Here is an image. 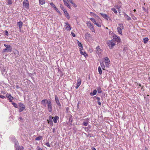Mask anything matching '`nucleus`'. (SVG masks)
Listing matches in <instances>:
<instances>
[{"instance_id":"1","label":"nucleus","mask_w":150,"mask_h":150,"mask_svg":"<svg viewBox=\"0 0 150 150\" xmlns=\"http://www.w3.org/2000/svg\"><path fill=\"white\" fill-rule=\"evenodd\" d=\"M11 140L15 144L16 150H23V147L22 146H20L19 145L18 141L14 137H13Z\"/></svg>"},{"instance_id":"2","label":"nucleus","mask_w":150,"mask_h":150,"mask_svg":"<svg viewBox=\"0 0 150 150\" xmlns=\"http://www.w3.org/2000/svg\"><path fill=\"white\" fill-rule=\"evenodd\" d=\"M4 46L6 47V48L2 50V52H11L12 51V48L10 45L6 44H4Z\"/></svg>"},{"instance_id":"3","label":"nucleus","mask_w":150,"mask_h":150,"mask_svg":"<svg viewBox=\"0 0 150 150\" xmlns=\"http://www.w3.org/2000/svg\"><path fill=\"white\" fill-rule=\"evenodd\" d=\"M55 100L58 106V108L59 109L61 110L62 109V107L60 103L59 98L57 95L55 96Z\"/></svg>"},{"instance_id":"4","label":"nucleus","mask_w":150,"mask_h":150,"mask_svg":"<svg viewBox=\"0 0 150 150\" xmlns=\"http://www.w3.org/2000/svg\"><path fill=\"white\" fill-rule=\"evenodd\" d=\"M106 43L109 46L110 49H112L115 45V43L112 40L108 41Z\"/></svg>"},{"instance_id":"5","label":"nucleus","mask_w":150,"mask_h":150,"mask_svg":"<svg viewBox=\"0 0 150 150\" xmlns=\"http://www.w3.org/2000/svg\"><path fill=\"white\" fill-rule=\"evenodd\" d=\"M87 25L89 28L90 29L92 32H95V29L93 25L92 24L90 21H88L86 23Z\"/></svg>"},{"instance_id":"6","label":"nucleus","mask_w":150,"mask_h":150,"mask_svg":"<svg viewBox=\"0 0 150 150\" xmlns=\"http://www.w3.org/2000/svg\"><path fill=\"white\" fill-rule=\"evenodd\" d=\"M113 37L112 40L116 41L117 43H119L120 42L121 39L120 37L114 34V35L113 36Z\"/></svg>"},{"instance_id":"7","label":"nucleus","mask_w":150,"mask_h":150,"mask_svg":"<svg viewBox=\"0 0 150 150\" xmlns=\"http://www.w3.org/2000/svg\"><path fill=\"white\" fill-rule=\"evenodd\" d=\"M19 106L20 107L19 111L21 112L23 111L25 109V106L22 103H19Z\"/></svg>"},{"instance_id":"8","label":"nucleus","mask_w":150,"mask_h":150,"mask_svg":"<svg viewBox=\"0 0 150 150\" xmlns=\"http://www.w3.org/2000/svg\"><path fill=\"white\" fill-rule=\"evenodd\" d=\"M48 109L50 112H51L52 111V105L51 104V101L49 100L47 102Z\"/></svg>"},{"instance_id":"9","label":"nucleus","mask_w":150,"mask_h":150,"mask_svg":"<svg viewBox=\"0 0 150 150\" xmlns=\"http://www.w3.org/2000/svg\"><path fill=\"white\" fill-rule=\"evenodd\" d=\"M65 27L67 30L70 31L71 29V27L68 22L64 23Z\"/></svg>"},{"instance_id":"10","label":"nucleus","mask_w":150,"mask_h":150,"mask_svg":"<svg viewBox=\"0 0 150 150\" xmlns=\"http://www.w3.org/2000/svg\"><path fill=\"white\" fill-rule=\"evenodd\" d=\"M23 6L25 8L28 9L29 8V4L28 1H23Z\"/></svg>"},{"instance_id":"11","label":"nucleus","mask_w":150,"mask_h":150,"mask_svg":"<svg viewBox=\"0 0 150 150\" xmlns=\"http://www.w3.org/2000/svg\"><path fill=\"white\" fill-rule=\"evenodd\" d=\"M85 121H84L83 123V125L85 126H87L89 122V119L88 118H87L83 120Z\"/></svg>"},{"instance_id":"12","label":"nucleus","mask_w":150,"mask_h":150,"mask_svg":"<svg viewBox=\"0 0 150 150\" xmlns=\"http://www.w3.org/2000/svg\"><path fill=\"white\" fill-rule=\"evenodd\" d=\"M48 101L49 100L46 99H44L41 101V103L44 107H46L47 103V102H48Z\"/></svg>"},{"instance_id":"13","label":"nucleus","mask_w":150,"mask_h":150,"mask_svg":"<svg viewBox=\"0 0 150 150\" xmlns=\"http://www.w3.org/2000/svg\"><path fill=\"white\" fill-rule=\"evenodd\" d=\"M53 118V117H52L50 115L49 117V119L47 121L48 122V123L50 124V125L52 126L53 125V123L52 120Z\"/></svg>"},{"instance_id":"14","label":"nucleus","mask_w":150,"mask_h":150,"mask_svg":"<svg viewBox=\"0 0 150 150\" xmlns=\"http://www.w3.org/2000/svg\"><path fill=\"white\" fill-rule=\"evenodd\" d=\"M77 83L76 84V86L75 87L76 89H77L78 88L80 85L81 83V80L80 78H79L77 80Z\"/></svg>"},{"instance_id":"15","label":"nucleus","mask_w":150,"mask_h":150,"mask_svg":"<svg viewBox=\"0 0 150 150\" xmlns=\"http://www.w3.org/2000/svg\"><path fill=\"white\" fill-rule=\"evenodd\" d=\"M100 14L101 15L103 18L107 20H108V19L110 18L106 14H103L101 13H100Z\"/></svg>"},{"instance_id":"16","label":"nucleus","mask_w":150,"mask_h":150,"mask_svg":"<svg viewBox=\"0 0 150 150\" xmlns=\"http://www.w3.org/2000/svg\"><path fill=\"white\" fill-rule=\"evenodd\" d=\"M96 52L98 54H100L102 51V50H101L99 46H98L96 48Z\"/></svg>"},{"instance_id":"17","label":"nucleus","mask_w":150,"mask_h":150,"mask_svg":"<svg viewBox=\"0 0 150 150\" xmlns=\"http://www.w3.org/2000/svg\"><path fill=\"white\" fill-rule=\"evenodd\" d=\"M64 14L65 15V16L68 19H70V16L69 15V14L68 12H67V11L66 10L64 11Z\"/></svg>"},{"instance_id":"18","label":"nucleus","mask_w":150,"mask_h":150,"mask_svg":"<svg viewBox=\"0 0 150 150\" xmlns=\"http://www.w3.org/2000/svg\"><path fill=\"white\" fill-rule=\"evenodd\" d=\"M57 73V76H60V77L64 75L62 71L61 70H60L59 69H58Z\"/></svg>"},{"instance_id":"19","label":"nucleus","mask_w":150,"mask_h":150,"mask_svg":"<svg viewBox=\"0 0 150 150\" xmlns=\"http://www.w3.org/2000/svg\"><path fill=\"white\" fill-rule=\"evenodd\" d=\"M95 98L97 100V103L99 105L101 106V103L100 101V98L97 97L96 96H95L93 97V98Z\"/></svg>"},{"instance_id":"20","label":"nucleus","mask_w":150,"mask_h":150,"mask_svg":"<svg viewBox=\"0 0 150 150\" xmlns=\"http://www.w3.org/2000/svg\"><path fill=\"white\" fill-rule=\"evenodd\" d=\"M98 22H96L95 24V25H96V26L99 27H100L101 26V23L102 22H100V21H98Z\"/></svg>"},{"instance_id":"21","label":"nucleus","mask_w":150,"mask_h":150,"mask_svg":"<svg viewBox=\"0 0 150 150\" xmlns=\"http://www.w3.org/2000/svg\"><path fill=\"white\" fill-rule=\"evenodd\" d=\"M97 91L96 89L94 90L93 92H91L90 93V95L91 96H93L95 95L96 94Z\"/></svg>"},{"instance_id":"22","label":"nucleus","mask_w":150,"mask_h":150,"mask_svg":"<svg viewBox=\"0 0 150 150\" xmlns=\"http://www.w3.org/2000/svg\"><path fill=\"white\" fill-rule=\"evenodd\" d=\"M18 25L19 28L20 29L22 27L23 25V23L22 22L20 21L17 23Z\"/></svg>"},{"instance_id":"23","label":"nucleus","mask_w":150,"mask_h":150,"mask_svg":"<svg viewBox=\"0 0 150 150\" xmlns=\"http://www.w3.org/2000/svg\"><path fill=\"white\" fill-rule=\"evenodd\" d=\"M59 117L57 116H55L53 119V121L54 123H56L57 122V120L59 119Z\"/></svg>"},{"instance_id":"24","label":"nucleus","mask_w":150,"mask_h":150,"mask_svg":"<svg viewBox=\"0 0 150 150\" xmlns=\"http://www.w3.org/2000/svg\"><path fill=\"white\" fill-rule=\"evenodd\" d=\"M85 36L86 38H91V35L89 34V33H87L85 34Z\"/></svg>"},{"instance_id":"25","label":"nucleus","mask_w":150,"mask_h":150,"mask_svg":"<svg viewBox=\"0 0 150 150\" xmlns=\"http://www.w3.org/2000/svg\"><path fill=\"white\" fill-rule=\"evenodd\" d=\"M8 98V100H9V102H12V100L13 99V98L11 96V94L9 96Z\"/></svg>"},{"instance_id":"26","label":"nucleus","mask_w":150,"mask_h":150,"mask_svg":"<svg viewBox=\"0 0 150 150\" xmlns=\"http://www.w3.org/2000/svg\"><path fill=\"white\" fill-rule=\"evenodd\" d=\"M45 0H39V4L41 5H43L45 4Z\"/></svg>"},{"instance_id":"27","label":"nucleus","mask_w":150,"mask_h":150,"mask_svg":"<svg viewBox=\"0 0 150 150\" xmlns=\"http://www.w3.org/2000/svg\"><path fill=\"white\" fill-rule=\"evenodd\" d=\"M118 25L119 26V27H117V28H120L122 29H124V27L123 24H122L119 23L118 24Z\"/></svg>"},{"instance_id":"28","label":"nucleus","mask_w":150,"mask_h":150,"mask_svg":"<svg viewBox=\"0 0 150 150\" xmlns=\"http://www.w3.org/2000/svg\"><path fill=\"white\" fill-rule=\"evenodd\" d=\"M100 63L102 69L103 70H105V66L104 65L103 62H100Z\"/></svg>"},{"instance_id":"29","label":"nucleus","mask_w":150,"mask_h":150,"mask_svg":"<svg viewBox=\"0 0 150 150\" xmlns=\"http://www.w3.org/2000/svg\"><path fill=\"white\" fill-rule=\"evenodd\" d=\"M149 40V39L148 38H145L143 39L144 43L146 44L147 43Z\"/></svg>"},{"instance_id":"30","label":"nucleus","mask_w":150,"mask_h":150,"mask_svg":"<svg viewBox=\"0 0 150 150\" xmlns=\"http://www.w3.org/2000/svg\"><path fill=\"white\" fill-rule=\"evenodd\" d=\"M127 20L130 21L131 20V18L127 14V15H125V16L124 17Z\"/></svg>"},{"instance_id":"31","label":"nucleus","mask_w":150,"mask_h":150,"mask_svg":"<svg viewBox=\"0 0 150 150\" xmlns=\"http://www.w3.org/2000/svg\"><path fill=\"white\" fill-rule=\"evenodd\" d=\"M97 90L98 93H100L102 92L101 88L100 87H98L97 88Z\"/></svg>"},{"instance_id":"32","label":"nucleus","mask_w":150,"mask_h":150,"mask_svg":"<svg viewBox=\"0 0 150 150\" xmlns=\"http://www.w3.org/2000/svg\"><path fill=\"white\" fill-rule=\"evenodd\" d=\"M117 31H118V33L119 34L122 35V29H120V28H117Z\"/></svg>"},{"instance_id":"33","label":"nucleus","mask_w":150,"mask_h":150,"mask_svg":"<svg viewBox=\"0 0 150 150\" xmlns=\"http://www.w3.org/2000/svg\"><path fill=\"white\" fill-rule=\"evenodd\" d=\"M120 7L121 6H119L118 5H116L114 6V7L115 8L117 9L118 10V11H119V13H120Z\"/></svg>"},{"instance_id":"34","label":"nucleus","mask_w":150,"mask_h":150,"mask_svg":"<svg viewBox=\"0 0 150 150\" xmlns=\"http://www.w3.org/2000/svg\"><path fill=\"white\" fill-rule=\"evenodd\" d=\"M80 53L81 54L83 55L85 57L88 56L87 54L85 52H82V51H81Z\"/></svg>"},{"instance_id":"35","label":"nucleus","mask_w":150,"mask_h":150,"mask_svg":"<svg viewBox=\"0 0 150 150\" xmlns=\"http://www.w3.org/2000/svg\"><path fill=\"white\" fill-rule=\"evenodd\" d=\"M95 18H96L98 21H100V22H102V21L100 18H99V17L98 15L96 14L94 16Z\"/></svg>"},{"instance_id":"36","label":"nucleus","mask_w":150,"mask_h":150,"mask_svg":"<svg viewBox=\"0 0 150 150\" xmlns=\"http://www.w3.org/2000/svg\"><path fill=\"white\" fill-rule=\"evenodd\" d=\"M98 71L99 74L101 75L102 74V72L101 67H98Z\"/></svg>"},{"instance_id":"37","label":"nucleus","mask_w":150,"mask_h":150,"mask_svg":"<svg viewBox=\"0 0 150 150\" xmlns=\"http://www.w3.org/2000/svg\"><path fill=\"white\" fill-rule=\"evenodd\" d=\"M142 9L144 12H146V13H148V10L147 9L145 8L144 7H142Z\"/></svg>"},{"instance_id":"38","label":"nucleus","mask_w":150,"mask_h":150,"mask_svg":"<svg viewBox=\"0 0 150 150\" xmlns=\"http://www.w3.org/2000/svg\"><path fill=\"white\" fill-rule=\"evenodd\" d=\"M105 62H110V60L108 57H105L104 58Z\"/></svg>"},{"instance_id":"39","label":"nucleus","mask_w":150,"mask_h":150,"mask_svg":"<svg viewBox=\"0 0 150 150\" xmlns=\"http://www.w3.org/2000/svg\"><path fill=\"white\" fill-rule=\"evenodd\" d=\"M114 7L113 8H111V10L113 11V12L115 13V14H117V11L116 10L115 8Z\"/></svg>"},{"instance_id":"40","label":"nucleus","mask_w":150,"mask_h":150,"mask_svg":"<svg viewBox=\"0 0 150 150\" xmlns=\"http://www.w3.org/2000/svg\"><path fill=\"white\" fill-rule=\"evenodd\" d=\"M42 138V136H39V137H37L35 139V140H36L39 141V140H40Z\"/></svg>"},{"instance_id":"41","label":"nucleus","mask_w":150,"mask_h":150,"mask_svg":"<svg viewBox=\"0 0 150 150\" xmlns=\"http://www.w3.org/2000/svg\"><path fill=\"white\" fill-rule=\"evenodd\" d=\"M110 62H105V66L107 67H109V64H110Z\"/></svg>"},{"instance_id":"42","label":"nucleus","mask_w":150,"mask_h":150,"mask_svg":"<svg viewBox=\"0 0 150 150\" xmlns=\"http://www.w3.org/2000/svg\"><path fill=\"white\" fill-rule=\"evenodd\" d=\"M12 104L14 107L16 108H18V105L15 103L14 102H12Z\"/></svg>"},{"instance_id":"43","label":"nucleus","mask_w":150,"mask_h":150,"mask_svg":"<svg viewBox=\"0 0 150 150\" xmlns=\"http://www.w3.org/2000/svg\"><path fill=\"white\" fill-rule=\"evenodd\" d=\"M77 43L78 45V46L79 47H80L82 46V44L78 40L77 41Z\"/></svg>"},{"instance_id":"44","label":"nucleus","mask_w":150,"mask_h":150,"mask_svg":"<svg viewBox=\"0 0 150 150\" xmlns=\"http://www.w3.org/2000/svg\"><path fill=\"white\" fill-rule=\"evenodd\" d=\"M60 7L62 9V10L64 11H65L66 10L64 8V7L63 6V5L62 4H60Z\"/></svg>"},{"instance_id":"45","label":"nucleus","mask_w":150,"mask_h":150,"mask_svg":"<svg viewBox=\"0 0 150 150\" xmlns=\"http://www.w3.org/2000/svg\"><path fill=\"white\" fill-rule=\"evenodd\" d=\"M7 2L9 5H11L12 4V2L11 0H8Z\"/></svg>"},{"instance_id":"46","label":"nucleus","mask_w":150,"mask_h":150,"mask_svg":"<svg viewBox=\"0 0 150 150\" xmlns=\"http://www.w3.org/2000/svg\"><path fill=\"white\" fill-rule=\"evenodd\" d=\"M50 5L51 6H52V7L53 8H54L56 7L55 5L53 4V3H50Z\"/></svg>"},{"instance_id":"47","label":"nucleus","mask_w":150,"mask_h":150,"mask_svg":"<svg viewBox=\"0 0 150 150\" xmlns=\"http://www.w3.org/2000/svg\"><path fill=\"white\" fill-rule=\"evenodd\" d=\"M63 1L64 3V5L67 6L68 4V3L65 0H63Z\"/></svg>"},{"instance_id":"48","label":"nucleus","mask_w":150,"mask_h":150,"mask_svg":"<svg viewBox=\"0 0 150 150\" xmlns=\"http://www.w3.org/2000/svg\"><path fill=\"white\" fill-rule=\"evenodd\" d=\"M46 145L49 147H50V145L49 143V142H47L46 143Z\"/></svg>"},{"instance_id":"49","label":"nucleus","mask_w":150,"mask_h":150,"mask_svg":"<svg viewBox=\"0 0 150 150\" xmlns=\"http://www.w3.org/2000/svg\"><path fill=\"white\" fill-rule=\"evenodd\" d=\"M0 98H2V99H4L5 98V97L3 95H0Z\"/></svg>"},{"instance_id":"50","label":"nucleus","mask_w":150,"mask_h":150,"mask_svg":"<svg viewBox=\"0 0 150 150\" xmlns=\"http://www.w3.org/2000/svg\"><path fill=\"white\" fill-rule=\"evenodd\" d=\"M71 34L72 36L74 37H75L76 36L75 34L72 32H71Z\"/></svg>"},{"instance_id":"51","label":"nucleus","mask_w":150,"mask_h":150,"mask_svg":"<svg viewBox=\"0 0 150 150\" xmlns=\"http://www.w3.org/2000/svg\"><path fill=\"white\" fill-rule=\"evenodd\" d=\"M5 35H7V36H8V31H7V30H6L5 32Z\"/></svg>"},{"instance_id":"52","label":"nucleus","mask_w":150,"mask_h":150,"mask_svg":"<svg viewBox=\"0 0 150 150\" xmlns=\"http://www.w3.org/2000/svg\"><path fill=\"white\" fill-rule=\"evenodd\" d=\"M73 5V6H74L75 7H77V5L74 3V2L73 1V3H71Z\"/></svg>"},{"instance_id":"53","label":"nucleus","mask_w":150,"mask_h":150,"mask_svg":"<svg viewBox=\"0 0 150 150\" xmlns=\"http://www.w3.org/2000/svg\"><path fill=\"white\" fill-rule=\"evenodd\" d=\"M54 9L58 13H60L58 9L56 7L55 8H54Z\"/></svg>"},{"instance_id":"54","label":"nucleus","mask_w":150,"mask_h":150,"mask_svg":"<svg viewBox=\"0 0 150 150\" xmlns=\"http://www.w3.org/2000/svg\"><path fill=\"white\" fill-rule=\"evenodd\" d=\"M81 47L80 48V52H81V51H82V50H83V46H81L80 47Z\"/></svg>"},{"instance_id":"55","label":"nucleus","mask_w":150,"mask_h":150,"mask_svg":"<svg viewBox=\"0 0 150 150\" xmlns=\"http://www.w3.org/2000/svg\"><path fill=\"white\" fill-rule=\"evenodd\" d=\"M90 13H91V14H92V16H95V15H96V14H95V13H93V12H90Z\"/></svg>"},{"instance_id":"56","label":"nucleus","mask_w":150,"mask_h":150,"mask_svg":"<svg viewBox=\"0 0 150 150\" xmlns=\"http://www.w3.org/2000/svg\"><path fill=\"white\" fill-rule=\"evenodd\" d=\"M36 150H43L42 149L39 147H38L37 148V149Z\"/></svg>"},{"instance_id":"57","label":"nucleus","mask_w":150,"mask_h":150,"mask_svg":"<svg viewBox=\"0 0 150 150\" xmlns=\"http://www.w3.org/2000/svg\"><path fill=\"white\" fill-rule=\"evenodd\" d=\"M67 6L69 8V9L71 8V6L69 4H68L67 5Z\"/></svg>"},{"instance_id":"58","label":"nucleus","mask_w":150,"mask_h":150,"mask_svg":"<svg viewBox=\"0 0 150 150\" xmlns=\"http://www.w3.org/2000/svg\"><path fill=\"white\" fill-rule=\"evenodd\" d=\"M10 94H9L8 93H7L6 95V97L7 98H8V97L10 95Z\"/></svg>"},{"instance_id":"59","label":"nucleus","mask_w":150,"mask_h":150,"mask_svg":"<svg viewBox=\"0 0 150 150\" xmlns=\"http://www.w3.org/2000/svg\"><path fill=\"white\" fill-rule=\"evenodd\" d=\"M90 19L92 21H93L95 19L93 18H91Z\"/></svg>"},{"instance_id":"60","label":"nucleus","mask_w":150,"mask_h":150,"mask_svg":"<svg viewBox=\"0 0 150 150\" xmlns=\"http://www.w3.org/2000/svg\"><path fill=\"white\" fill-rule=\"evenodd\" d=\"M69 121H71V122L72 121V118H70L69 119Z\"/></svg>"},{"instance_id":"61","label":"nucleus","mask_w":150,"mask_h":150,"mask_svg":"<svg viewBox=\"0 0 150 150\" xmlns=\"http://www.w3.org/2000/svg\"><path fill=\"white\" fill-rule=\"evenodd\" d=\"M67 1H69L71 3H73V1L72 0H67Z\"/></svg>"},{"instance_id":"62","label":"nucleus","mask_w":150,"mask_h":150,"mask_svg":"<svg viewBox=\"0 0 150 150\" xmlns=\"http://www.w3.org/2000/svg\"><path fill=\"white\" fill-rule=\"evenodd\" d=\"M55 130H56V129L55 128H54L53 129V132H54V133L55 132Z\"/></svg>"},{"instance_id":"63","label":"nucleus","mask_w":150,"mask_h":150,"mask_svg":"<svg viewBox=\"0 0 150 150\" xmlns=\"http://www.w3.org/2000/svg\"><path fill=\"white\" fill-rule=\"evenodd\" d=\"M93 22L95 24L97 22L95 20H94Z\"/></svg>"},{"instance_id":"64","label":"nucleus","mask_w":150,"mask_h":150,"mask_svg":"<svg viewBox=\"0 0 150 150\" xmlns=\"http://www.w3.org/2000/svg\"><path fill=\"white\" fill-rule=\"evenodd\" d=\"M19 119H20V120H23V118H22L21 117H19Z\"/></svg>"}]
</instances>
